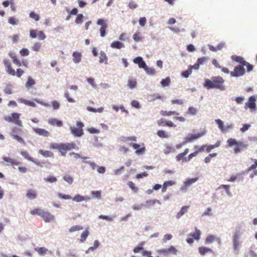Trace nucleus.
I'll use <instances>...</instances> for the list:
<instances>
[{
    "label": "nucleus",
    "instance_id": "1",
    "mask_svg": "<svg viewBox=\"0 0 257 257\" xmlns=\"http://www.w3.org/2000/svg\"><path fill=\"white\" fill-rule=\"evenodd\" d=\"M245 232V230L242 228L241 224H238L235 227L231 239L233 250L236 254L239 253L241 244L243 242L242 236Z\"/></svg>",
    "mask_w": 257,
    "mask_h": 257
},
{
    "label": "nucleus",
    "instance_id": "2",
    "mask_svg": "<svg viewBox=\"0 0 257 257\" xmlns=\"http://www.w3.org/2000/svg\"><path fill=\"white\" fill-rule=\"evenodd\" d=\"M224 82L225 80L221 76H213L210 80H205L204 86L208 89L215 88L220 91H224L226 88Z\"/></svg>",
    "mask_w": 257,
    "mask_h": 257
},
{
    "label": "nucleus",
    "instance_id": "3",
    "mask_svg": "<svg viewBox=\"0 0 257 257\" xmlns=\"http://www.w3.org/2000/svg\"><path fill=\"white\" fill-rule=\"evenodd\" d=\"M205 135L204 133H200L196 134H189L184 139L185 141L182 143L177 144L176 145V148L177 149H181L184 145L190 143L193 140H196L198 138Z\"/></svg>",
    "mask_w": 257,
    "mask_h": 257
},
{
    "label": "nucleus",
    "instance_id": "4",
    "mask_svg": "<svg viewBox=\"0 0 257 257\" xmlns=\"http://www.w3.org/2000/svg\"><path fill=\"white\" fill-rule=\"evenodd\" d=\"M84 126L83 123L80 121L76 122V127L74 126H70V130L71 133L76 137H80L83 134V127Z\"/></svg>",
    "mask_w": 257,
    "mask_h": 257
},
{
    "label": "nucleus",
    "instance_id": "5",
    "mask_svg": "<svg viewBox=\"0 0 257 257\" xmlns=\"http://www.w3.org/2000/svg\"><path fill=\"white\" fill-rule=\"evenodd\" d=\"M257 94L252 95L248 98V101L245 103L244 108H249L251 111H254L256 108V101Z\"/></svg>",
    "mask_w": 257,
    "mask_h": 257
},
{
    "label": "nucleus",
    "instance_id": "6",
    "mask_svg": "<svg viewBox=\"0 0 257 257\" xmlns=\"http://www.w3.org/2000/svg\"><path fill=\"white\" fill-rule=\"evenodd\" d=\"M97 24L100 26L101 27L99 29L100 36L104 37L106 35V29L107 28V24L106 21L103 19H98L96 22Z\"/></svg>",
    "mask_w": 257,
    "mask_h": 257
},
{
    "label": "nucleus",
    "instance_id": "7",
    "mask_svg": "<svg viewBox=\"0 0 257 257\" xmlns=\"http://www.w3.org/2000/svg\"><path fill=\"white\" fill-rule=\"evenodd\" d=\"M245 69L243 65H238L235 67L233 72H230L232 77H238L242 76L244 74Z\"/></svg>",
    "mask_w": 257,
    "mask_h": 257
},
{
    "label": "nucleus",
    "instance_id": "8",
    "mask_svg": "<svg viewBox=\"0 0 257 257\" xmlns=\"http://www.w3.org/2000/svg\"><path fill=\"white\" fill-rule=\"evenodd\" d=\"M198 180V177L187 179L186 181L184 182V185L180 188V190L182 192H186L187 191V188L189 186L195 183Z\"/></svg>",
    "mask_w": 257,
    "mask_h": 257
},
{
    "label": "nucleus",
    "instance_id": "9",
    "mask_svg": "<svg viewBox=\"0 0 257 257\" xmlns=\"http://www.w3.org/2000/svg\"><path fill=\"white\" fill-rule=\"evenodd\" d=\"M41 217L46 222H53L55 220L54 215L51 214L48 212H46L44 211Z\"/></svg>",
    "mask_w": 257,
    "mask_h": 257
},
{
    "label": "nucleus",
    "instance_id": "10",
    "mask_svg": "<svg viewBox=\"0 0 257 257\" xmlns=\"http://www.w3.org/2000/svg\"><path fill=\"white\" fill-rule=\"evenodd\" d=\"M4 63L6 68V71L10 75L14 76L16 75V72L14 69L11 67V62L9 60H4Z\"/></svg>",
    "mask_w": 257,
    "mask_h": 257
},
{
    "label": "nucleus",
    "instance_id": "11",
    "mask_svg": "<svg viewBox=\"0 0 257 257\" xmlns=\"http://www.w3.org/2000/svg\"><path fill=\"white\" fill-rule=\"evenodd\" d=\"M131 146L135 150H136L135 153L138 155H141L145 152V147H143L140 148V145L139 144L132 143Z\"/></svg>",
    "mask_w": 257,
    "mask_h": 257
},
{
    "label": "nucleus",
    "instance_id": "12",
    "mask_svg": "<svg viewBox=\"0 0 257 257\" xmlns=\"http://www.w3.org/2000/svg\"><path fill=\"white\" fill-rule=\"evenodd\" d=\"M33 130L38 135L43 137H48L50 136V133L47 131L38 127H33Z\"/></svg>",
    "mask_w": 257,
    "mask_h": 257
},
{
    "label": "nucleus",
    "instance_id": "13",
    "mask_svg": "<svg viewBox=\"0 0 257 257\" xmlns=\"http://www.w3.org/2000/svg\"><path fill=\"white\" fill-rule=\"evenodd\" d=\"M220 239L217 237V236H215L214 235H208L205 239V243L206 244H210L212 243V242L214 241H218L219 243H220Z\"/></svg>",
    "mask_w": 257,
    "mask_h": 257
},
{
    "label": "nucleus",
    "instance_id": "14",
    "mask_svg": "<svg viewBox=\"0 0 257 257\" xmlns=\"http://www.w3.org/2000/svg\"><path fill=\"white\" fill-rule=\"evenodd\" d=\"M247 147V144H244L242 142H238L237 145L234 148V153L237 154L244 149H246Z\"/></svg>",
    "mask_w": 257,
    "mask_h": 257
},
{
    "label": "nucleus",
    "instance_id": "15",
    "mask_svg": "<svg viewBox=\"0 0 257 257\" xmlns=\"http://www.w3.org/2000/svg\"><path fill=\"white\" fill-rule=\"evenodd\" d=\"M20 114L16 112H13L11 116H7L5 117V120L11 122H14L16 120L19 118Z\"/></svg>",
    "mask_w": 257,
    "mask_h": 257
},
{
    "label": "nucleus",
    "instance_id": "16",
    "mask_svg": "<svg viewBox=\"0 0 257 257\" xmlns=\"http://www.w3.org/2000/svg\"><path fill=\"white\" fill-rule=\"evenodd\" d=\"M73 61L77 64L81 61L82 55L81 53L75 51L72 54Z\"/></svg>",
    "mask_w": 257,
    "mask_h": 257
},
{
    "label": "nucleus",
    "instance_id": "17",
    "mask_svg": "<svg viewBox=\"0 0 257 257\" xmlns=\"http://www.w3.org/2000/svg\"><path fill=\"white\" fill-rule=\"evenodd\" d=\"M100 245V243L98 240H95L93 242V245L89 247L85 251L86 253H89L94 250L96 249Z\"/></svg>",
    "mask_w": 257,
    "mask_h": 257
},
{
    "label": "nucleus",
    "instance_id": "18",
    "mask_svg": "<svg viewBox=\"0 0 257 257\" xmlns=\"http://www.w3.org/2000/svg\"><path fill=\"white\" fill-rule=\"evenodd\" d=\"M198 251L199 253L202 255H204L208 252H213L211 248L205 246L199 247L198 248Z\"/></svg>",
    "mask_w": 257,
    "mask_h": 257
},
{
    "label": "nucleus",
    "instance_id": "19",
    "mask_svg": "<svg viewBox=\"0 0 257 257\" xmlns=\"http://www.w3.org/2000/svg\"><path fill=\"white\" fill-rule=\"evenodd\" d=\"M36 84L35 80L30 76L28 77V80L25 84V87L27 90H30L33 85Z\"/></svg>",
    "mask_w": 257,
    "mask_h": 257
},
{
    "label": "nucleus",
    "instance_id": "20",
    "mask_svg": "<svg viewBox=\"0 0 257 257\" xmlns=\"http://www.w3.org/2000/svg\"><path fill=\"white\" fill-rule=\"evenodd\" d=\"M26 197L29 199L33 200L37 198L36 192L34 190L30 189L27 191Z\"/></svg>",
    "mask_w": 257,
    "mask_h": 257
},
{
    "label": "nucleus",
    "instance_id": "21",
    "mask_svg": "<svg viewBox=\"0 0 257 257\" xmlns=\"http://www.w3.org/2000/svg\"><path fill=\"white\" fill-rule=\"evenodd\" d=\"M188 208V206H183L182 207L180 211L176 214V217L177 219L180 218L185 213L187 212Z\"/></svg>",
    "mask_w": 257,
    "mask_h": 257
},
{
    "label": "nucleus",
    "instance_id": "22",
    "mask_svg": "<svg viewBox=\"0 0 257 257\" xmlns=\"http://www.w3.org/2000/svg\"><path fill=\"white\" fill-rule=\"evenodd\" d=\"M237 180L238 181H242L243 180V177L241 174H237L234 176H232L229 179V181L234 182Z\"/></svg>",
    "mask_w": 257,
    "mask_h": 257
},
{
    "label": "nucleus",
    "instance_id": "23",
    "mask_svg": "<svg viewBox=\"0 0 257 257\" xmlns=\"http://www.w3.org/2000/svg\"><path fill=\"white\" fill-rule=\"evenodd\" d=\"M231 59L233 60L236 61V62H238L240 63V65H244V63L246 62L243 59V58L242 57L238 56H235L233 55L231 56Z\"/></svg>",
    "mask_w": 257,
    "mask_h": 257
},
{
    "label": "nucleus",
    "instance_id": "24",
    "mask_svg": "<svg viewBox=\"0 0 257 257\" xmlns=\"http://www.w3.org/2000/svg\"><path fill=\"white\" fill-rule=\"evenodd\" d=\"M2 159L4 161H5L7 163H9L12 165L18 166L19 165V162H17L16 160H15L14 159L10 158L7 157H3L2 158Z\"/></svg>",
    "mask_w": 257,
    "mask_h": 257
},
{
    "label": "nucleus",
    "instance_id": "25",
    "mask_svg": "<svg viewBox=\"0 0 257 257\" xmlns=\"http://www.w3.org/2000/svg\"><path fill=\"white\" fill-rule=\"evenodd\" d=\"M48 122L52 125L56 124L58 126H62L63 125L62 121L58 120L56 118H50L49 119Z\"/></svg>",
    "mask_w": 257,
    "mask_h": 257
},
{
    "label": "nucleus",
    "instance_id": "26",
    "mask_svg": "<svg viewBox=\"0 0 257 257\" xmlns=\"http://www.w3.org/2000/svg\"><path fill=\"white\" fill-rule=\"evenodd\" d=\"M110 46L112 48L120 49L124 47V44L119 41H114L111 44Z\"/></svg>",
    "mask_w": 257,
    "mask_h": 257
},
{
    "label": "nucleus",
    "instance_id": "27",
    "mask_svg": "<svg viewBox=\"0 0 257 257\" xmlns=\"http://www.w3.org/2000/svg\"><path fill=\"white\" fill-rule=\"evenodd\" d=\"M195 232L194 233H191L189 235L190 237H193L194 239L199 240L200 238L201 231L200 230L198 229L197 227L195 228Z\"/></svg>",
    "mask_w": 257,
    "mask_h": 257
},
{
    "label": "nucleus",
    "instance_id": "28",
    "mask_svg": "<svg viewBox=\"0 0 257 257\" xmlns=\"http://www.w3.org/2000/svg\"><path fill=\"white\" fill-rule=\"evenodd\" d=\"M19 101L21 103H24L25 105H29V106H32V107H34L36 106V103L34 101H30V100H26V99H24L22 98L19 99Z\"/></svg>",
    "mask_w": 257,
    "mask_h": 257
},
{
    "label": "nucleus",
    "instance_id": "29",
    "mask_svg": "<svg viewBox=\"0 0 257 257\" xmlns=\"http://www.w3.org/2000/svg\"><path fill=\"white\" fill-rule=\"evenodd\" d=\"M39 153L45 157H52L53 156V153L49 151L40 150L39 151Z\"/></svg>",
    "mask_w": 257,
    "mask_h": 257
},
{
    "label": "nucleus",
    "instance_id": "30",
    "mask_svg": "<svg viewBox=\"0 0 257 257\" xmlns=\"http://www.w3.org/2000/svg\"><path fill=\"white\" fill-rule=\"evenodd\" d=\"M100 56L99 62L100 63H102L103 62H105V63H106L107 60V56H106L105 53H104V52L102 51H100Z\"/></svg>",
    "mask_w": 257,
    "mask_h": 257
},
{
    "label": "nucleus",
    "instance_id": "31",
    "mask_svg": "<svg viewBox=\"0 0 257 257\" xmlns=\"http://www.w3.org/2000/svg\"><path fill=\"white\" fill-rule=\"evenodd\" d=\"M171 80L169 77L163 79L161 81V84L163 87H168L170 85Z\"/></svg>",
    "mask_w": 257,
    "mask_h": 257
},
{
    "label": "nucleus",
    "instance_id": "32",
    "mask_svg": "<svg viewBox=\"0 0 257 257\" xmlns=\"http://www.w3.org/2000/svg\"><path fill=\"white\" fill-rule=\"evenodd\" d=\"M149 98H150V101H154L158 99L163 100V97L161 96L159 94L155 93V94L151 95L149 96Z\"/></svg>",
    "mask_w": 257,
    "mask_h": 257
},
{
    "label": "nucleus",
    "instance_id": "33",
    "mask_svg": "<svg viewBox=\"0 0 257 257\" xmlns=\"http://www.w3.org/2000/svg\"><path fill=\"white\" fill-rule=\"evenodd\" d=\"M35 250L37 251L39 254L42 255H44L48 251V249L44 247H36L35 248Z\"/></svg>",
    "mask_w": 257,
    "mask_h": 257
},
{
    "label": "nucleus",
    "instance_id": "34",
    "mask_svg": "<svg viewBox=\"0 0 257 257\" xmlns=\"http://www.w3.org/2000/svg\"><path fill=\"white\" fill-rule=\"evenodd\" d=\"M232 101H235L237 104H240L243 103L244 100V96L233 97L231 98Z\"/></svg>",
    "mask_w": 257,
    "mask_h": 257
},
{
    "label": "nucleus",
    "instance_id": "35",
    "mask_svg": "<svg viewBox=\"0 0 257 257\" xmlns=\"http://www.w3.org/2000/svg\"><path fill=\"white\" fill-rule=\"evenodd\" d=\"M156 203H158L159 204H161L160 201L158 200H148L146 201V204L147 205V207H149L150 206H153Z\"/></svg>",
    "mask_w": 257,
    "mask_h": 257
},
{
    "label": "nucleus",
    "instance_id": "36",
    "mask_svg": "<svg viewBox=\"0 0 257 257\" xmlns=\"http://www.w3.org/2000/svg\"><path fill=\"white\" fill-rule=\"evenodd\" d=\"M21 155L24 157L26 159L29 161L34 162V159L29 156V153L26 151H22L21 153Z\"/></svg>",
    "mask_w": 257,
    "mask_h": 257
},
{
    "label": "nucleus",
    "instance_id": "37",
    "mask_svg": "<svg viewBox=\"0 0 257 257\" xmlns=\"http://www.w3.org/2000/svg\"><path fill=\"white\" fill-rule=\"evenodd\" d=\"M127 86L131 89H133L137 86V81L136 80H129L127 83Z\"/></svg>",
    "mask_w": 257,
    "mask_h": 257
},
{
    "label": "nucleus",
    "instance_id": "38",
    "mask_svg": "<svg viewBox=\"0 0 257 257\" xmlns=\"http://www.w3.org/2000/svg\"><path fill=\"white\" fill-rule=\"evenodd\" d=\"M215 121L216 123L218 125V127L219 128V130L223 132V130L224 127V123L223 121H222L221 119H215Z\"/></svg>",
    "mask_w": 257,
    "mask_h": 257
},
{
    "label": "nucleus",
    "instance_id": "39",
    "mask_svg": "<svg viewBox=\"0 0 257 257\" xmlns=\"http://www.w3.org/2000/svg\"><path fill=\"white\" fill-rule=\"evenodd\" d=\"M85 197L80 195L79 194L76 195V196H75L74 197H73L72 198V200L73 201H76L77 202H80L83 201L84 200H85Z\"/></svg>",
    "mask_w": 257,
    "mask_h": 257
},
{
    "label": "nucleus",
    "instance_id": "40",
    "mask_svg": "<svg viewBox=\"0 0 257 257\" xmlns=\"http://www.w3.org/2000/svg\"><path fill=\"white\" fill-rule=\"evenodd\" d=\"M144 70L148 74L150 75H154L156 73V71L155 69H154L153 68L149 67L148 66Z\"/></svg>",
    "mask_w": 257,
    "mask_h": 257
},
{
    "label": "nucleus",
    "instance_id": "41",
    "mask_svg": "<svg viewBox=\"0 0 257 257\" xmlns=\"http://www.w3.org/2000/svg\"><path fill=\"white\" fill-rule=\"evenodd\" d=\"M87 110L89 111H91V112H102L103 110V108L100 107L97 109H96V108H94L91 106H87Z\"/></svg>",
    "mask_w": 257,
    "mask_h": 257
},
{
    "label": "nucleus",
    "instance_id": "42",
    "mask_svg": "<svg viewBox=\"0 0 257 257\" xmlns=\"http://www.w3.org/2000/svg\"><path fill=\"white\" fill-rule=\"evenodd\" d=\"M83 229L82 226L77 225H74L71 227L69 230V231L70 232H73L76 231H79L80 230H82Z\"/></svg>",
    "mask_w": 257,
    "mask_h": 257
},
{
    "label": "nucleus",
    "instance_id": "43",
    "mask_svg": "<svg viewBox=\"0 0 257 257\" xmlns=\"http://www.w3.org/2000/svg\"><path fill=\"white\" fill-rule=\"evenodd\" d=\"M31 18L34 19L35 21H39L40 20L39 16L34 12H31L29 14Z\"/></svg>",
    "mask_w": 257,
    "mask_h": 257
},
{
    "label": "nucleus",
    "instance_id": "44",
    "mask_svg": "<svg viewBox=\"0 0 257 257\" xmlns=\"http://www.w3.org/2000/svg\"><path fill=\"white\" fill-rule=\"evenodd\" d=\"M160 114L164 116H170V115H171L173 114H178V113H177L176 112L174 111H164V110H161L160 111Z\"/></svg>",
    "mask_w": 257,
    "mask_h": 257
},
{
    "label": "nucleus",
    "instance_id": "45",
    "mask_svg": "<svg viewBox=\"0 0 257 257\" xmlns=\"http://www.w3.org/2000/svg\"><path fill=\"white\" fill-rule=\"evenodd\" d=\"M89 234V231L88 230H85L83 231L81 235V242H83L86 239Z\"/></svg>",
    "mask_w": 257,
    "mask_h": 257
},
{
    "label": "nucleus",
    "instance_id": "46",
    "mask_svg": "<svg viewBox=\"0 0 257 257\" xmlns=\"http://www.w3.org/2000/svg\"><path fill=\"white\" fill-rule=\"evenodd\" d=\"M44 180L46 182H49V183H54L56 182L57 180V178L54 176H49L47 178H44Z\"/></svg>",
    "mask_w": 257,
    "mask_h": 257
},
{
    "label": "nucleus",
    "instance_id": "47",
    "mask_svg": "<svg viewBox=\"0 0 257 257\" xmlns=\"http://www.w3.org/2000/svg\"><path fill=\"white\" fill-rule=\"evenodd\" d=\"M157 135L162 138H168V135L163 130H159L157 132Z\"/></svg>",
    "mask_w": 257,
    "mask_h": 257
},
{
    "label": "nucleus",
    "instance_id": "48",
    "mask_svg": "<svg viewBox=\"0 0 257 257\" xmlns=\"http://www.w3.org/2000/svg\"><path fill=\"white\" fill-rule=\"evenodd\" d=\"M238 142H237L235 139H229L227 140V143L229 147H232L234 145L236 146L237 145Z\"/></svg>",
    "mask_w": 257,
    "mask_h": 257
},
{
    "label": "nucleus",
    "instance_id": "49",
    "mask_svg": "<svg viewBox=\"0 0 257 257\" xmlns=\"http://www.w3.org/2000/svg\"><path fill=\"white\" fill-rule=\"evenodd\" d=\"M63 179L69 184H71L73 182V178L69 175L64 176Z\"/></svg>",
    "mask_w": 257,
    "mask_h": 257
},
{
    "label": "nucleus",
    "instance_id": "50",
    "mask_svg": "<svg viewBox=\"0 0 257 257\" xmlns=\"http://www.w3.org/2000/svg\"><path fill=\"white\" fill-rule=\"evenodd\" d=\"M209 58L203 57L199 58L197 59V62L199 65H203L204 62H206L208 61Z\"/></svg>",
    "mask_w": 257,
    "mask_h": 257
},
{
    "label": "nucleus",
    "instance_id": "51",
    "mask_svg": "<svg viewBox=\"0 0 257 257\" xmlns=\"http://www.w3.org/2000/svg\"><path fill=\"white\" fill-rule=\"evenodd\" d=\"M44 212V210L39 209H35L32 211H31V213L33 215L37 214L41 216H42V215Z\"/></svg>",
    "mask_w": 257,
    "mask_h": 257
},
{
    "label": "nucleus",
    "instance_id": "52",
    "mask_svg": "<svg viewBox=\"0 0 257 257\" xmlns=\"http://www.w3.org/2000/svg\"><path fill=\"white\" fill-rule=\"evenodd\" d=\"M192 73V71L190 69H188L187 70L182 71L181 73V75L183 77L187 78L189 77V75Z\"/></svg>",
    "mask_w": 257,
    "mask_h": 257
},
{
    "label": "nucleus",
    "instance_id": "53",
    "mask_svg": "<svg viewBox=\"0 0 257 257\" xmlns=\"http://www.w3.org/2000/svg\"><path fill=\"white\" fill-rule=\"evenodd\" d=\"M18 21L14 17H10L8 19V22L12 25H16L18 24Z\"/></svg>",
    "mask_w": 257,
    "mask_h": 257
},
{
    "label": "nucleus",
    "instance_id": "54",
    "mask_svg": "<svg viewBox=\"0 0 257 257\" xmlns=\"http://www.w3.org/2000/svg\"><path fill=\"white\" fill-rule=\"evenodd\" d=\"M21 130L17 127H14L12 130V132L11 133V136L12 137L14 136V135H17L19 134H20V132H21Z\"/></svg>",
    "mask_w": 257,
    "mask_h": 257
},
{
    "label": "nucleus",
    "instance_id": "55",
    "mask_svg": "<svg viewBox=\"0 0 257 257\" xmlns=\"http://www.w3.org/2000/svg\"><path fill=\"white\" fill-rule=\"evenodd\" d=\"M84 18V16L82 14H78L77 15V17L75 20V23L77 24H81L83 22V19Z\"/></svg>",
    "mask_w": 257,
    "mask_h": 257
},
{
    "label": "nucleus",
    "instance_id": "56",
    "mask_svg": "<svg viewBox=\"0 0 257 257\" xmlns=\"http://www.w3.org/2000/svg\"><path fill=\"white\" fill-rule=\"evenodd\" d=\"M168 251H169V254L171 253V254H174V255H176L177 254V249L174 246H171L169 248H168Z\"/></svg>",
    "mask_w": 257,
    "mask_h": 257
},
{
    "label": "nucleus",
    "instance_id": "57",
    "mask_svg": "<svg viewBox=\"0 0 257 257\" xmlns=\"http://www.w3.org/2000/svg\"><path fill=\"white\" fill-rule=\"evenodd\" d=\"M213 213L212 212V209L211 207L207 208V210L204 211L202 216H212Z\"/></svg>",
    "mask_w": 257,
    "mask_h": 257
},
{
    "label": "nucleus",
    "instance_id": "58",
    "mask_svg": "<svg viewBox=\"0 0 257 257\" xmlns=\"http://www.w3.org/2000/svg\"><path fill=\"white\" fill-rule=\"evenodd\" d=\"M98 218L99 219H102L106 220L108 221H112V220H113L114 217L110 216H107V215H100L98 216Z\"/></svg>",
    "mask_w": 257,
    "mask_h": 257
},
{
    "label": "nucleus",
    "instance_id": "59",
    "mask_svg": "<svg viewBox=\"0 0 257 257\" xmlns=\"http://www.w3.org/2000/svg\"><path fill=\"white\" fill-rule=\"evenodd\" d=\"M128 186L134 192H137L138 191V188L136 187L135 184L132 181H129L127 183Z\"/></svg>",
    "mask_w": 257,
    "mask_h": 257
},
{
    "label": "nucleus",
    "instance_id": "60",
    "mask_svg": "<svg viewBox=\"0 0 257 257\" xmlns=\"http://www.w3.org/2000/svg\"><path fill=\"white\" fill-rule=\"evenodd\" d=\"M91 194L94 197L97 199H100L101 197V191H92Z\"/></svg>",
    "mask_w": 257,
    "mask_h": 257
},
{
    "label": "nucleus",
    "instance_id": "61",
    "mask_svg": "<svg viewBox=\"0 0 257 257\" xmlns=\"http://www.w3.org/2000/svg\"><path fill=\"white\" fill-rule=\"evenodd\" d=\"M14 139L16 140L18 142L21 143V144H25V142L24 140L21 138V137L19 136L18 135H14L12 137Z\"/></svg>",
    "mask_w": 257,
    "mask_h": 257
},
{
    "label": "nucleus",
    "instance_id": "62",
    "mask_svg": "<svg viewBox=\"0 0 257 257\" xmlns=\"http://www.w3.org/2000/svg\"><path fill=\"white\" fill-rule=\"evenodd\" d=\"M59 151L60 152L64 151V153H66V150H67V148L65 144L61 143L59 145Z\"/></svg>",
    "mask_w": 257,
    "mask_h": 257
},
{
    "label": "nucleus",
    "instance_id": "63",
    "mask_svg": "<svg viewBox=\"0 0 257 257\" xmlns=\"http://www.w3.org/2000/svg\"><path fill=\"white\" fill-rule=\"evenodd\" d=\"M87 81L89 84H90V85L94 88H95L96 87V85L95 84L94 82V80L92 78H87Z\"/></svg>",
    "mask_w": 257,
    "mask_h": 257
},
{
    "label": "nucleus",
    "instance_id": "64",
    "mask_svg": "<svg viewBox=\"0 0 257 257\" xmlns=\"http://www.w3.org/2000/svg\"><path fill=\"white\" fill-rule=\"evenodd\" d=\"M250 127V125L249 124H244L242 126V127H241L240 129V131L242 133H244L246 131H247L249 128Z\"/></svg>",
    "mask_w": 257,
    "mask_h": 257
}]
</instances>
